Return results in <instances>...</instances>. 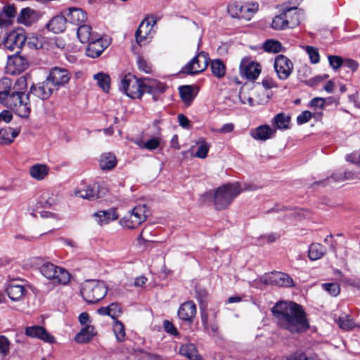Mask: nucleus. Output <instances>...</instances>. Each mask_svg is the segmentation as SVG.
I'll return each mask as SVG.
<instances>
[{"mask_svg":"<svg viewBox=\"0 0 360 360\" xmlns=\"http://www.w3.org/2000/svg\"><path fill=\"white\" fill-rule=\"evenodd\" d=\"M144 93L152 95L154 101L160 100L167 86L156 79L145 78Z\"/></svg>","mask_w":360,"mask_h":360,"instance_id":"2eb2a0df","label":"nucleus"},{"mask_svg":"<svg viewBox=\"0 0 360 360\" xmlns=\"http://www.w3.org/2000/svg\"><path fill=\"white\" fill-rule=\"evenodd\" d=\"M202 323L204 328L207 330H211L212 333H216L218 327L214 323L209 324L207 315L202 314Z\"/></svg>","mask_w":360,"mask_h":360,"instance_id":"e2e57ef3","label":"nucleus"},{"mask_svg":"<svg viewBox=\"0 0 360 360\" xmlns=\"http://www.w3.org/2000/svg\"><path fill=\"white\" fill-rule=\"evenodd\" d=\"M325 99L321 97H316L311 100L309 106L314 110H321L325 105Z\"/></svg>","mask_w":360,"mask_h":360,"instance_id":"4d7b16f0","label":"nucleus"},{"mask_svg":"<svg viewBox=\"0 0 360 360\" xmlns=\"http://www.w3.org/2000/svg\"><path fill=\"white\" fill-rule=\"evenodd\" d=\"M97 311L101 315L110 316L112 319H115V321L117 320L116 319L120 316L122 312L120 305L117 302H113L108 307H101Z\"/></svg>","mask_w":360,"mask_h":360,"instance_id":"c756f323","label":"nucleus"},{"mask_svg":"<svg viewBox=\"0 0 360 360\" xmlns=\"http://www.w3.org/2000/svg\"><path fill=\"white\" fill-rule=\"evenodd\" d=\"M322 287L332 296H337L340 292V286L336 283H323Z\"/></svg>","mask_w":360,"mask_h":360,"instance_id":"864d4df0","label":"nucleus"},{"mask_svg":"<svg viewBox=\"0 0 360 360\" xmlns=\"http://www.w3.org/2000/svg\"><path fill=\"white\" fill-rule=\"evenodd\" d=\"M241 5L238 2H232L230 3L227 6V12L231 15V18H239Z\"/></svg>","mask_w":360,"mask_h":360,"instance_id":"603ef678","label":"nucleus"},{"mask_svg":"<svg viewBox=\"0 0 360 360\" xmlns=\"http://www.w3.org/2000/svg\"><path fill=\"white\" fill-rule=\"evenodd\" d=\"M179 89L182 101L186 105H190L195 97L192 86L188 85L182 86Z\"/></svg>","mask_w":360,"mask_h":360,"instance_id":"58836bf2","label":"nucleus"},{"mask_svg":"<svg viewBox=\"0 0 360 360\" xmlns=\"http://www.w3.org/2000/svg\"><path fill=\"white\" fill-rule=\"evenodd\" d=\"M97 35L91 32V27L89 25H81L77 28V37L82 43H88Z\"/></svg>","mask_w":360,"mask_h":360,"instance_id":"473e14b6","label":"nucleus"},{"mask_svg":"<svg viewBox=\"0 0 360 360\" xmlns=\"http://www.w3.org/2000/svg\"><path fill=\"white\" fill-rule=\"evenodd\" d=\"M311 117L312 113L309 110H305L297 116V122L299 124H302L309 122Z\"/></svg>","mask_w":360,"mask_h":360,"instance_id":"052dcab7","label":"nucleus"},{"mask_svg":"<svg viewBox=\"0 0 360 360\" xmlns=\"http://www.w3.org/2000/svg\"><path fill=\"white\" fill-rule=\"evenodd\" d=\"M262 85L266 89H272L276 86V82L270 78V77H266L262 80Z\"/></svg>","mask_w":360,"mask_h":360,"instance_id":"69168bd1","label":"nucleus"},{"mask_svg":"<svg viewBox=\"0 0 360 360\" xmlns=\"http://www.w3.org/2000/svg\"><path fill=\"white\" fill-rule=\"evenodd\" d=\"M49 172V167L44 164H35L30 167L29 170L31 177L37 181L44 179Z\"/></svg>","mask_w":360,"mask_h":360,"instance_id":"c85d7f7f","label":"nucleus"},{"mask_svg":"<svg viewBox=\"0 0 360 360\" xmlns=\"http://www.w3.org/2000/svg\"><path fill=\"white\" fill-rule=\"evenodd\" d=\"M26 40L27 37L22 30L13 31L8 34H5L3 45L6 49L19 53Z\"/></svg>","mask_w":360,"mask_h":360,"instance_id":"6e6552de","label":"nucleus"},{"mask_svg":"<svg viewBox=\"0 0 360 360\" xmlns=\"http://www.w3.org/2000/svg\"><path fill=\"white\" fill-rule=\"evenodd\" d=\"M147 207L146 205H139L134 207L120 221V225L128 229L138 227L147 218Z\"/></svg>","mask_w":360,"mask_h":360,"instance_id":"0eeeda50","label":"nucleus"},{"mask_svg":"<svg viewBox=\"0 0 360 360\" xmlns=\"http://www.w3.org/2000/svg\"><path fill=\"white\" fill-rule=\"evenodd\" d=\"M196 314V306L193 301L183 303L179 310L178 316L184 321L191 322Z\"/></svg>","mask_w":360,"mask_h":360,"instance_id":"b1692460","label":"nucleus"},{"mask_svg":"<svg viewBox=\"0 0 360 360\" xmlns=\"http://www.w3.org/2000/svg\"><path fill=\"white\" fill-rule=\"evenodd\" d=\"M164 328H165V330L167 333H169L170 334L175 335L177 333V330H176V328L169 321L166 320L164 321Z\"/></svg>","mask_w":360,"mask_h":360,"instance_id":"338daca9","label":"nucleus"},{"mask_svg":"<svg viewBox=\"0 0 360 360\" xmlns=\"http://www.w3.org/2000/svg\"><path fill=\"white\" fill-rule=\"evenodd\" d=\"M6 290L8 296L13 301L20 300L26 293V290L23 285L15 283H11Z\"/></svg>","mask_w":360,"mask_h":360,"instance_id":"bb28decb","label":"nucleus"},{"mask_svg":"<svg viewBox=\"0 0 360 360\" xmlns=\"http://www.w3.org/2000/svg\"><path fill=\"white\" fill-rule=\"evenodd\" d=\"M61 13L65 15L68 22L77 25L84 22L87 19L86 13L79 8L69 7L62 10Z\"/></svg>","mask_w":360,"mask_h":360,"instance_id":"a211bd4d","label":"nucleus"},{"mask_svg":"<svg viewBox=\"0 0 360 360\" xmlns=\"http://www.w3.org/2000/svg\"><path fill=\"white\" fill-rule=\"evenodd\" d=\"M108 288L101 281L87 280L82 285L81 294L84 300L89 304L98 302L106 295Z\"/></svg>","mask_w":360,"mask_h":360,"instance_id":"7ed1b4c3","label":"nucleus"},{"mask_svg":"<svg viewBox=\"0 0 360 360\" xmlns=\"http://www.w3.org/2000/svg\"><path fill=\"white\" fill-rule=\"evenodd\" d=\"M211 70L212 74L217 78L223 77L226 73L225 65L220 59L212 60Z\"/></svg>","mask_w":360,"mask_h":360,"instance_id":"ea45409f","label":"nucleus"},{"mask_svg":"<svg viewBox=\"0 0 360 360\" xmlns=\"http://www.w3.org/2000/svg\"><path fill=\"white\" fill-rule=\"evenodd\" d=\"M342 65L349 68L352 71H356L359 68L358 63L352 59L343 60Z\"/></svg>","mask_w":360,"mask_h":360,"instance_id":"0e129e2a","label":"nucleus"},{"mask_svg":"<svg viewBox=\"0 0 360 360\" xmlns=\"http://www.w3.org/2000/svg\"><path fill=\"white\" fill-rule=\"evenodd\" d=\"M274 67L280 79H287L293 70L292 61L283 55H278L274 60Z\"/></svg>","mask_w":360,"mask_h":360,"instance_id":"f8f14e48","label":"nucleus"},{"mask_svg":"<svg viewBox=\"0 0 360 360\" xmlns=\"http://www.w3.org/2000/svg\"><path fill=\"white\" fill-rule=\"evenodd\" d=\"M105 193V188L98 183L91 185L81 184L74 191L75 195L84 199L94 200L102 197Z\"/></svg>","mask_w":360,"mask_h":360,"instance_id":"9d476101","label":"nucleus"},{"mask_svg":"<svg viewBox=\"0 0 360 360\" xmlns=\"http://www.w3.org/2000/svg\"><path fill=\"white\" fill-rule=\"evenodd\" d=\"M94 79L97 81L98 85L105 92H108L110 89V77L103 72H99L94 75Z\"/></svg>","mask_w":360,"mask_h":360,"instance_id":"79ce46f5","label":"nucleus"},{"mask_svg":"<svg viewBox=\"0 0 360 360\" xmlns=\"http://www.w3.org/2000/svg\"><path fill=\"white\" fill-rule=\"evenodd\" d=\"M243 191L238 182L227 184L219 187L214 194V204L217 210L226 208L233 200Z\"/></svg>","mask_w":360,"mask_h":360,"instance_id":"f03ea898","label":"nucleus"},{"mask_svg":"<svg viewBox=\"0 0 360 360\" xmlns=\"http://www.w3.org/2000/svg\"><path fill=\"white\" fill-rule=\"evenodd\" d=\"M155 22V20H153V24L150 23L148 18L143 20L136 32V39L138 44H142L150 37L153 25Z\"/></svg>","mask_w":360,"mask_h":360,"instance_id":"4be33fe9","label":"nucleus"},{"mask_svg":"<svg viewBox=\"0 0 360 360\" xmlns=\"http://www.w3.org/2000/svg\"><path fill=\"white\" fill-rule=\"evenodd\" d=\"M263 47L267 52L278 53L281 51L282 45L278 41L269 39L264 43Z\"/></svg>","mask_w":360,"mask_h":360,"instance_id":"c03bdc74","label":"nucleus"},{"mask_svg":"<svg viewBox=\"0 0 360 360\" xmlns=\"http://www.w3.org/2000/svg\"><path fill=\"white\" fill-rule=\"evenodd\" d=\"M13 115L8 110H4L0 113V122L3 121L6 123L9 122L12 120Z\"/></svg>","mask_w":360,"mask_h":360,"instance_id":"774afa93","label":"nucleus"},{"mask_svg":"<svg viewBox=\"0 0 360 360\" xmlns=\"http://www.w3.org/2000/svg\"><path fill=\"white\" fill-rule=\"evenodd\" d=\"M271 312L277 324L292 333L304 332L309 328L305 312L297 303L277 302L272 307Z\"/></svg>","mask_w":360,"mask_h":360,"instance_id":"f257e3e1","label":"nucleus"},{"mask_svg":"<svg viewBox=\"0 0 360 360\" xmlns=\"http://www.w3.org/2000/svg\"><path fill=\"white\" fill-rule=\"evenodd\" d=\"M70 78V73L68 70L58 67L51 68L49 76L46 77L56 89L67 84Z\"/></svg>","mask_w":360,"mask_h":360,"instance_id":"ddd939ff","label":"nucleus"},{"mask_svg":"<svg viewBox=\"0 0 360 360\" xmlns=\"http://www.w3.org/2000/svg\"><path fill=\"white\" fill-rule=\"evenodd\" d=\"M326 252V248L320 243H313L309 249V257L311 260H316L322 257Z\"/></svg>","mask_w":360,"mask_h":360,"instance_id":"4c0bfd02","label":"nucleus"},{"mask_svg":"<svg viewBox=\"0 0 360 360\" xmlns=\"http://www.w3.org/2000/svg\"><path fill=\"white\" fill-rule=\"evenodd\" d=\"M55 90L56 89L51 83L46 79L41 83L32 85L30 94L34 95L41 100H46L52 95Z\"/></svg>","mask_w":360,"mask_h":360,"instance_id":"dca6fc26","label":"nucleus"},{"mask_svg":"<svg viewBox=\"0 0 360 360\" xmlns=\"http://www.w3.org/2000/svg\"><path fill=\"white\" fill-rule=\"evenodd\" d=\"M328 61L334 70L338 69L343 64V59L337 56H329Z\"/></svg>","mask_w":360,"mask_h":360,"instance_id":"13d9d810","label":"nucleus"},{"mask_svg":"<svg viewBox=\"0 0 360 360\" xmlns=\"http://www.w3.org/2000/svg\"><path fill=\"white\" fill-rule=\"evenodd\" d=\"M290 118L284 113H278L274 118V123L276 129H288Z\"/></svg>","mask_w":360,"mask_h":360,"instance_id":"a19ab883","label":"nucleus"},{"mask_svg":"<svg viewBox=\"0 0 360 360\" xmlns=\"http://www.w3.org/2000/svg\"><path fill=\"white\" fill-rule=\"evenodd\" d=\"M4 105L13 110L19 117L27 118L31 112L30 94L12 91Z\"/></svg>","mask_w":360,"mask_h":360,"instance_id":"20e7f679","label":"nucleus"},{"mask_svg":"<svg viewBox=\"0 0 360 360\" xmlns=\"http://www.w3.org/2000/svg\"><path fill=\"white\" fill-rule=\"evenodd\" d=\"M209 148V145L207 143L203 142L199 146L195 156L202 159L205 158L207 155Z\"/></svg>","mask_w":360,"mask_h":360,"instance_id":"6e6d98bb","label":"nucleus"},{"mask_svg":"<svg viewBox=\"0 0 360 360\" xmlns=\"http://www.w3.org/2000/svg\"><path fill=\"white\" fill-rule=\"evenodd\" d=\"M276 129L270 127L267 124L260 125L250 131V136L257 141H266L274 136Z\"/></svg>","mask_w":360,"mask_h":360,"instance_id":"412c9836","label":"nucleus"},{"mask_svg":"<svg viewBox=\"0 0 360 360\" xmlns=\"http://www.w3.org/2000/svg\"><path fill=\"white\" fill-rule=\"evenodd\" d=\"M19 130L11 127H6L0 130V144L6 145L13 142L18 135Z\"/></svg>","mask_w":360,"mask_h":360,"instance_id":"72a5a7b5","label":"nucleus"},{"mask_svg":"<svg viewBox=\"0 0 360 360\" xmlns=\"http://www.w3.org/2000/svg\"><path fill=\"white\" fill-rule=\"evenodd\" d=\"M179 352L181 355L186 356L190 360H202L196 347L192 343L181 345Z\"/></svg>","mask_w":360,"mask_h":360,"instance_id":"2f4dec72","label":"nucleus"},{"mask_svg":"<svg viewBox=\"0 0 360 360\" xmlns=\"http://www.w3.org/2000/svg\"><path fill=\"white\" fill-rule=\"evenodd\" d=\"M337 323L340 328L345 330H352L355 326L353 319L347 315L340 317Z\"/></svg>","mask_w":360,"mask_h":360,"instance_id":"a18cd8bd","label":"nucleus"},{"mask_svg":"<svg viewBox=\"0 0 360 360\" xmlns=\"http://www.w3.org/2000/svg\"><path fill=\"white\" fill-rule=\"evenodd\" d=\"M67 22L65 15L61 13L60 15L53 17L48 23L47 27L54 33H60L65 30Z\"/></svg>","mask_w":360,"mask_h":360,"instance_id":"a878e982","label":"nucleus"},{"mask_svg":"<svg viewBox=\"0 0 360 360\" xmlns=\"http://www.w3.org/2000/svg\"><path fill=\"white\" fill-rule=\"evenodd\" d=\"M239 71L242 77L254 81L261 73V66L257 62L244 58L240 61Z\"/></svg>","mask_w":360,"mask_h":360,"instance_id":"9b49d317","label":"nucleus"},{"mask_svg":"<svg viewBox=\"0 0 360 360\" xmlns=\"http://www.w3.org/2000/svg\"><path fill=\"white\" fill-rule=\"evenodd\" d=\"M283 17L285 20L288 29L299 25L303 18V11L297 7L284 8L282 11Z\"/></svg>","mask_w":360,"mask_h":360,"instance_id":"f3484780","label":"nucleus"},{"mask_svg":"<svg viewBox=\"0 0 360 360\" xmlns=\"http://www.w3.org/2000/svg\"><path fill=\"white\" fill-rule=\"evenodd\" d=\"M345 180V176H344V172L338 171L332 174L330 177H328L323 181H319L317 184L325 186L327 183L333 181V182H341Z\"/></svg>","mask_w":360,"mask_h":360,"instance_id":"3c124183","label":"nucleus"},{"mask_svg":"<svg viewBox=\"0 0 360 360\" xmlns=\"http://www.w3.org/2000/svg\"><path fill=\"white\" fill-rule=\"evenodd\" d=\"M100 167L103 170H110L117 165V160L111 153H103L99 160Z\"/></svg>","mask_w":360,"mask_h":360,"instance_id":"f704fd0d","label":"nucleus"},{"mask_svg":"<svg viewBox=\"0 0 360 360\" xmlns=\"http://www.w3.org/2000/svg\"><path fill=\"white\" fill-rule=\"evenodd\" d=\"M208 63V54L201 51L182 68L181 72L189 75H195L204 71L207 68Z\"/></svg>","mask_w":360,"mask_h":360,"instance_id":"1a4fd4ad","label":"nucleus"},{"mask_svg":"<svg viewBox=\"0 0 360 360\" xmlns=\"http://www.w3.org/2000/svg\"><path fill=\"white\" fill-rule=\"evenodd\" d=\"M12 81L7 77L0 79V103L4 105L12 94Z\"/></svg>","mask_w":360,"mask_h":360,"instance_id":"cd10ccee","label":"nucleus"},{"mask_svg":"<svg viewBox=\"0 0 360 360\" xmlns=\"http://www.w3.org/2000/svg\"><path fill=\"white\" fill-rule=\"evenodd\" d=\"M28 68L27 59L15 53L12 56L8 57L6 64V71L11 75L20 74Z\"/></svg>","mask_w":360,"mask_h":360,"instance_id":"4468645a","label":"nucleus"},{"mask_svg":"<svg viewBox=\"0 0 360 360\" xmlns=\"http://www.w3.org/2000/svg\"><path fill=\"white\" fill-rule=\"evenodd\" d=\"M304 49L308 54L311 63L316 64L319 62L320 56L318 49L311 46H304Z\"/></svg>","mask_w":360,"mask_h":360,"instance_id":"8fccbe9b","label":"nucleus"},{"mask_svg":"<svg viewBox=\"0 0 360 360\" xmlns=\"http://www.w3.org/2000/svg\"><path fill=\"white\" fill-rule=\"evenodd\" d=\"M282 13L278 15H276L271 22V27L276 30H282L288 29L285 20L283 17Z\"/></svg>","mask_w":360,"mask_h":360,"instance_id":"49530a36","label":"nucleus"},{"mask_svg":"<svg viewBox=\"0 0 360 360\" xmlns=\"http://www.w3.org/2000/svg\"><path fill=\"white\" fill-rule=\"evenodd\" d=\"M145 78L139 79L134 75H125L120 82V89L131 98H140L144 94Z\"/></svg>","mask_w":360,"mask_h":360,"instance_id":"39448f33","label":"nucleus"},{"mask_svg":"<svg viewBox=\"0 0 360 360\" xmlns=\"http://www.w3.org/2000/svg\"><path fill=\"white\" fill-rule=\"evenodd\" d=\"M92 217L98 225L104 226L117 220L119 215L115 209L110 208L106 210H99L95 212Z\"/></svg>","mask_w":360,"mask_h":360,"instance_id":"aec40b11","label":"nucleus"},{"mask_svg":"<svg viewBox=\"0 0 360 360\" xmlns=\"http://www.w3.org/2000/svg\"><path fill=\"white\" fill-rule=\"evenodd\" d=\"M94 335V328L91 326L83 328L75 336V340L78 343H85L91 340Z\"/></svg>","mask_w":360,"mask_h":360,"instance_id":"c9c22d12","label":"nucleus"},{"mask_svg":"<svg viewBox=\"0 0 360 360\" xmlns=\"http://www.w3.org/2000/svg\"><path fill=\"white\" fill-rule=\"evenodd\" d=\"M27 87V77L23 75L20 77L12 87V91H16L17 94H25L24 91Z\"/></svg>","mask_w":360,"mask_h":360,"instance_id":"de8ad7c7","label":"nucleus"},{"mask_svg":"<svg viewBox=\"0 0 360 360\" xmlns=\"http://www.w3.org/2000/svg\"><path fill=\"white\" fill-rule=\"evenodd\" d=\"M25 333L27 336L38 338L48 343H53L55 338L46 329L40 326H29L25 328Z\"/></svg>","mask_w":360,"mask_h":360,"instance_id":"6ab92c4d","label":"nucleus"},{"mask_svg":"<svg viewBox=\"0 0 360 360\" xmlns=\"http://www.w3.org/2000/svg\"><path fill=\"white\" fill-rule=\"evenodd\" d=\"M136 62L139 70L145 73L151 72V65L142 56H138Z\"/></svg>","mask_w":360,"mask_h":360,"instance_id":"5fc2aeb1","label":"nucleus"},{"mask_svg":"<svg viewBox=\"0 0 360 360\" xmlns=\"http://www.w3.org/2000/svg\"><path fill=\"white\" fill-rule=\"evenodd\" d=\"M17 20L19 23L26 26L31 25L36 21V13L30 8H22L18 16Z\"/></svg>","mask_w":360,"mask_h":360,"instance_id":"7c9ffc66","label":"nucleus"},{"mask_svg":"<svg viewBox=\"0 0 360 360\" xmlns=\"http://www.w3.org/2000/svg\"><path fill=\"white\" fill-rule=\"evenodd\" d=\"M54 200L48 192H43L37 201V207H49L53 203Z\"/></svg>","mask_w":360,"mask_h":360,"instance_id":"09e8293b","label":"nucleus"},{"mask_svg":"<svg viewBox=\"0 0 360 360\" xmlns=\"http://www.w3.org/2000/svg\"><path fill=\"white\" fill-rule=\"evenodd\" d=\"M9 352V342L4 336H0V353L6 356Z\"/></svg>","mask_w":360,"mask_h":360,"instance_id":"bf43d9fd","label":"nucleus"},{"mask_svg":"<svg viewBox=\"0 0 360 360\" xmlns=\"http://www.w3.org/2000/svg\"><path fill=\"white\" fill-rule=\"evenodd\" d=\"M258 11L257 4H247L241 5L239 18L250 20Z\"/></svg>","mask_w":360,"mask_h":360,"instance_id":"e433bc0d","label":"nucleus"},{"mask_svg":"<svg viewBox=\"0 0 360 360\" xmlns=\"http://www.w3.org/2000/svg\"><path fill=\"white\" fill-rule=\"evenodd\" d=\"M160 145V141L157 138H152L149 140H148L143 146H145V148L152 150L156 149Z\"/></svg>","mask_w":360,"mask_h":360,"instance_id":"680f3d73","label":"nucleus"},{"mask_svg":"<svg viewBox=\"0 0 360 360\" xmlns=\"http://www.w3.org/2000/svg\"><path fill=\"white\" fill-rule=\"evenodd\" d=\"M86 54L88 57L94 58L98 57L107 47L103 44V40L98 35L88 42Z\"/></svg>","mask_w":360,"mask_h":360,"instance_id":"5701e85b","label":"nucleus"},{"mask_svg":"<svg viewBox=\"0 0 360 360\" xmlns=\"http://www.w3.org/2000/svg\"><path fill=\"white\" fill-rule=\"evenodd\" d=\"M39 270L45 278L53 281L54 283L65 285L70 281V274L69 272L52 263H44Z\"/></svg>","mask_w":360,"mask_h":360,"instance_id":"423d86ee","label":"nucleus"},{"mask_svg":"<svg viewBox=\"0 0 360 360\" xmlns=\"http://www.w3.org/2000/svg\"><path fill=\"white\" fill-rule=\"evenodd\" d=\"M112 330L118 342H123L125 340V328L121 321L115 320L112 324Z\"/></svg>","mask_w":360,"mask_h":360,"instance_id":"37998d69","label":"nucleus"},{"mask_svg":"<svg viewBox=\"0 0 360 360\" xmlns=\"http://www.w3.org/2000/svg\"><path fill=\"white\" fill-rule=\"evenodd\" d=\"M271 283L281 287H292L294 285L292 278L285 273L280 271L272 273L270 276Z\"/></svg>","mask_w":360,"mask_h":360,"instance_id":"393cba45","label":"nucleus"}]
</instances>
